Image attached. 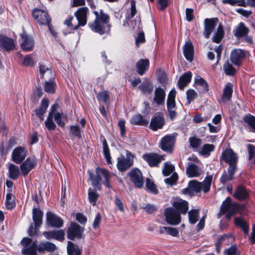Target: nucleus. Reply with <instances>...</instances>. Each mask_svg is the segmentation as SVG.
I'll return each instance as SVG.
<instances>
[{"mask_svg":"<svg viewBox=\"0 0 255 255\" xmlns=\"http://www.w3.org/2000/svg\"><path fill=\"white\" fill-rule=\"evenodd\" d=\"M220 160L225 161L229 165L227 172L224 170L220 179V182L225 185L227 182L233 180L235 178V174L238 169L239 157L237 153L229 148L222 152Z\"/></svg>","mask_w":255,"mask_h":255,"instance_id":"obj_1","label":"nucleus"},{"mask_svg":"<svg viewBox=\"0 0 255 255\" xmlns=\"http://www.w3.org/2000/svg\"><path fill=\"white\" fill-rule=\"evenodd\" d=\"M96 174L92 171H88L89 179L91 181L92 186L95 189L101 191L102 189V185L104 184L107 188L110 189L111 174L106 168L97 167L95 169Z\"/></svg>","mask_w":255,"mask_h":255,"instance_id":"obj_2","label":"nucleus"},{"mask_svg":"<svg viewBox=\"0 0 255 255\" xmlns=\"http://www.w3.org/2000/svg\"><path fill=\"white\" fill-rule=\"evenodd\" d=\"M84 231V227L80 225L76 222H71L66 231L67 238L70 240L69 241L72 242L76 240H84L85 238Z\"/></svg>","mask_w":255,"mask_h":255,"instance_id":"obj_3","label":"nucleus"},{"mask_svg":"<svg viewBox=\"0 0 255 255\" xmlns=\"http://www.w3.org/2000/svg\"><path fill=\"white\" fill-rule=\"evenodd\" d=\"M32 15L38 24L47 25L51 31V18L46 11L40 8H34L32 11Z\"/></svg>","mask_w":255,"mask_h":255,"instance_id":"obj_4","label":"nucleus"},{"mask_svg":"<svg viewBox=\"0 0 255 255\" xmlns=\"http://www.w3.org/2000/svg\"><path fill=\"white\" fill-rule=\"evenodd\" d=\"M134 155L128 150L126 151V158L121 155L117 158V167L120 172H125L133 164Z\"/></svg>","mask_w":255,"mask_h":255,"instance_id":"obj_5","label":"nucleus"},{"mask_svg":"<svg viewBox=\"0 0 255 255\" xmlns=\"http://www.w3.org/2000/svg\"><path fill=\"white\" fill-rule=\"evenodd\" d=\"M142 158L150 167H158L160 163L165 160L163 155L155 152L145 153L142 155Z\"/></svg>","mask_w":255,"mask_h":255,"instance_id":"obj_6","label":"nucleus"},{"mask_svg":"<svg viewBox=\"0 0 255 255\" xmlns=\"http://www.w3.org/2000/svg\"><path fill=\"white\" fill-rule=\"evenodd\" d=\"M164 215L166 222L169 225H177L181 222V215L173 207L165 208Z\"/></svg>","mask_w":255,"mask_h":255,"instance_id":"obj_7","label":"nucleus"},{"mask_svg":"<svg viewBox=\"0 0 255 255\" xmlns=\"http://www.w3.org/2000/svg\"><path fill=\"white\" fill-rule=\"evenodd\" d=\"M45 224L47 227L60 229L64 225L63 220L51 211L46 213Z\"/></svg>","mask_w":255,"mask_h":255,"instance_id":"obj_8","label":"nucleus"},{"mask_svg":"<svg viewBox=\"0 0 255 255\" xmlns=\"http://www.w3.org/2000/svg\"><path fill=\"white\" fill-rule=\"evenodd\" d=\"M88 8L87 7H82L79 8L75 13L78 20V24L74 26V27L71 30L69 33H74L75 30H77L80 26H85L87 22V13Z\"/></svg>","mask_w":255,"mask_h":255,"instance_id":"obj_9","label":"nucleus"},{"mask_svg":"<svg viewBox=\"0 0 255 255\" xmlns=\"http://www.w3.org/2000/svg\"><path fill=\"white\" fill-rule=\"evenodd\" d=\"M130 180L135 187L141 188L143 185V177L141 171L137 168H132L128 174Z\"/></svg>","mask_w":255,"mask_h":255,"instance_id":"obj_10","label":"nucleus"},{"mask_svg":"<svg viewBox=\"0 0 255 255\" xmlns=\"http://www.w3.org/2000/svg\"><path fill=\"white\" fill-rule=\"evenodd\" d=\"M88 25L92 31L100 35L109 33L111 29V25L99 22L98 20H94V21L89 22Z\"/></svg>","mask_w":255,"mask_h":255,"instance_id":"obj_11","label":"nucleus"},{"mask_svg":"<svg viewBox=\"0 0 255 255\" xmlns=\"http://www.w3.org/2000/svg\"><path fill=\"white\" fill-rule=\"evenodd\" d=\"M165 124L163 115L159 113H155L152 117L149 128L153 131L162 129Z\"/></svg>","mask_w":255,"mask_h":255,"instance_id":"obj_12","label":"nucleus"},{"mask_svg":"<svg viewBox=\"0 0 255 255\" xmlns=\"http://www.w3.org/2000/svg\"><path fill=\"white\" fill-rule=\"evenodd\" d=\"M175 141V137L171 134H167L161 138L160 141L159 147L164 151L171 152Z\"/></svg>","mask_w":255,"mask_h":255,"instance_id":"obj_13","label":"nucleus"},{"mask_svg":"<svg viewBox=\"0 0 255 255\" xmlns=\"http://www.w3.org/2000/svg\"><path fill=\"white\" fill-rule=\"evenodd\" d=\"M246 57L245 50L240 48L234 49L231 53L230 60L235 66L240 67Z\"/></svg>","mask_w":255,"mask_h":255,"instance_id":"obj_14","label":"nucleus"},{"mask_svg":"<svg viewBox=\"0 0 255 255\" xmlns=\"http://www.w3.org/2000/svg\"><path fill=\"white\" fill-rule=\"evenodd\" d=\"M21 42L20 47L25 51H30L33 49L34 41L33 37L23 31L20 34Z\"/></svg>","mask_w":255,"mask_h":255,"instance_id":"obj_15","label":"nucleus"},{"mask_svg":"<svg viewBox=\"0 0 255 255\" xmlns=\"http://www.w3.org/2000/svg\"><path fill=\"white\" fill-rule=\"evenodd\" d=\"M203 185L201 182L197 180H191L188 183V187L184 188L183 191V194L193 196L194 193H198L200 192L201 190H203Z\"/></svg>","mask_w":255,"mask_h":255,"instance_id":"obj_16","label":"nucleus"},{"mask_svg":"<svg viewBox=\"0 0 255 255\" xmlns=\"http://www.w3.org/2000/svg\"><path fill=\"white\" fill-rule=\"evenodd\" d=\"M37 161L34 158L27 157L21 163L20 169L23 176H26L36 165Z\"/></svg>","mask_w":255,"mask_h":255,"instance_id":"obj_17","label":"nucleus"},{"mask_svg":"<svg viewBox=\"0 0 255 255\" xmlns=\"http://www.w3.org/2000/svg\"><path fill=\"white\" fill-rule=\"evenodd\" d=\"M27 155V150L25 147L18 146L14 148L12 152V160L16 164L21 163Z\"/></svg>","mask_w":255,"mask_h":255,"instance_id":"obj_18","label":"nucleus"},{"mask_svg":"<svg viewBox=\"0 0 255 255\" xmlns=\"http://www.w3.org/2000/svg\"><path fill=\"white\" fill-rule=\"evenodd\" d=\"M15 46L13 39L5 35L0 34V49L9 51L13 50Z\"/></svg>","mask_w":255,"mask_h":255,"instance_id":"obj_19","label":"nucleus"},{"mask_svg":"<svg viewBox=\"0 0 255 255\" xmlns=\"http://www.w3.org/2000/svg\"><path fill=\"white\" fill-rule=\"evenodd\" d=\"M218 21V18L217 17L211 18H207L204 19V35L205 38H209L210 35L214 30Z\"/></svg>","mask_w":255,"mask_h":255,"instance_id":"obj_20","label":"nucleus"},{"mask_svg":"<svg viewBox=\"0 0 255 255\" xmlns=\"http://www.w3.org/2000/svg\"><path fill=\"white\" fill-rule=\"evenodd\" d=\"M65 234L64 231L62 229L45 231L43 233V236L47 239H55L59 242H63L65 240Z\"/></svg>","mask_w":255,"mask_h":255,"instance_id":"obj_21","label":"nucleus"},{"mask_svg":"<svg viewBox=\"0 0 255 255\" xmlns=\"http://www.w3.org/2000/svg\"><path fill=\"white\" fill-rule=\"evenodd\" d=\"M149 66L150 62L148 59H140L136 63V71L138 75L142 76L148 71Z\"/></svg>","mask_w":255,"mask_h":255,"instance_id":"obj_22","label":"nucleus"},{"mask_svg":"<svg viewBox=\"0 0 255 255\" xmlns=\"http://www.w3.org/2000/svg\"><path fill=\"white\" fill-rule=\"evenodd\" d=\"M173 208L179 212V214L185 215L189 209V203L186 200L180 199V201H175L172 203Z\"/></svg>","mask_w":255,"mask_h":255,"instance_id":"obj_23","label":"nucleus"},{"mask_svg":"<svg viewBox=\"0 0 255 255\" xmlns=\"http://www.w3.org/2000/svg\"><path fill=\"white\" fill-rule=\"evenodd\" d=\"M234 197L239 201H244L249 198V193L245 186L240 185L236 188Z\"/></svg>","mask_w":255,"mask_h":255,"instance_id":"obj_24","label":"nucleus"},{"mask_svg":"<svg viewBox=\"0 0 255 255\" xmlns=\"http://www.w3.org/2000/svg\"><path fill=\"white\" fill-rule=\"evenodd\" d=\"M32 213L34 226L36 228L40 227L42 224L43 212L39 208L34 207L32 209Z\"/></svg>","mask_w":255,"mask_h":255,"instance_id":"obj_25","label":"nucleus"},{"mask_svg":"<svg viewBox=\"0 0 255 255\" xmlns=\"http://www.w3.org/2000/svg\"><path fill=\"white\" fill-rule=\"evenodd\" d=\"M165 89L159 87L155 89L153 100L157 105H161L164 104L166 96Z\"/></svg>","mask_w":255,"mask_h":255,"instance_id":"obj_26","label":"nucleus"},{"mask_svg":"<svg viewBox=\"0 0 255 255\" xmlns=\"http://www.w3.org/2000/svg\"><path fill=\"white\" fill-rule=\"evenodd\" d=\"M183 52L186 59L192 62L193 60L194 50V46L191 42H186L183 48Z\"/></svg>","mask_w":255,"mask_h":255,"instance_id":"obj_27","label":"nucleus"},{"mask_svg":"<svg viewBox=\"0 0 255 255\" xmlns=\"http://www.w3.org/2000/svg\"><path fill=\"white\" fill-rule=\"evenodd\" d=\"M192 74L190 71L183 74L178 80V86L180 90H183L192 79Z\"/></svg>","mask_w":255,"mask_h":255,"instance_id":"obj_28","label":"nucleus"},{"mask_svg":"<svg viewBox=\"0 0 255 255\" xmlns=\"http://www.w3.org/2000/svg\"><path fill=\"white\" fill-rule=\"evenodd\" d=\"M57 248L56 245L50 242H40L38 246L37 251L39 253H44L46 251L49 253H53Z\"/></svg>","mask_w":255,"mask_h":255,"instance_id":"obj_29","label":"nucleus"},{"mask_svg":"<svg viewBox=\"0 0 255 255\" xmlns=\"http://www.w3.org/2000/svg\"><path fill=\"white\" fill-rule=\"evenodd\" d=\"M49 106V101L47 99H42L41 101V104L39 108L35 110V115L40 119L42 121L44 119V115L46 113Z\"/></svg>","mask_w":255,"mask_h":255,"instance_id":"obj_30","label":"nucleus"},{"mask_svg":"<svg viewBox=\"0 0 255 255\" xmlns=\"http://www.w3.org/2000/svg\"><path fill=\"white\" fill-rule=\"evenodd\" d=\"M249 32V29L243 22H240L237 28L233 30L235 37L239 39L247 36Z\"/></svg>","mask_w":255,"mask_h":255,"instance_id":"obj_31","label":"nucleus"},{"mask_svg":"<svg viewBox=\"0 0 255 255\" xmlns=\"http://www.w3.org/2000/svg\"><path fill=\"white\" fill-rule=\"evenodd\" d=\"M12 192V189H7L5 198L6 208L9 210H12L16 207L15 197Z\"/></svg>","mask_w":255,"mask_h":255,"instance_id":"obj_32","label":"nucleus"},{"mask_svg":"<svg viewBox=\"0 0 255 255\" xmlns=\"http://www.w3.org/2000/svg\"><path fill=\"white\" fill-rule=\"evenodd\" d=\"M233 85L230 82H228L225 85L221 97L223 101L231 100L233 92Z\"/></svg>","mask_w":255,"mask_h":255,"instance_id":"obj_33","label":"nucleus"},{"mask_svg":"<svg viewBox=\"0 0 255 255\" xmlns=\"http://www.w3.org/2000/svg\"><path fill=\"white\" fill-rule=\"evenodd\" d=\"M130 123L132 125L147 126L148 122L140 114L134 115L130 119Z\"/></svg>","mask_w":255,"mask_h":255,"instance_id":"obj_34","label":"nucleus"},{"mask_svg":"<svg viewBox=\"0 0 255 255\" xmlns=\"http://www.w3.org/2000/svg\"><path fill=\"white\" fill-rule=\"evenodd\" d=\"M101 139L102 141L103 154L108 164H112V157L110 153V150L106 138L103 135L100 136Z\"/></svg>","mask_w":255,"mask_h":255,"instance_id":"obj_35","label":"nucleus"},{"mask_svg":"<svg viewBox=\"0 0 255 255\" xmlns=\"http://www.w3.org/2000/svg\"><path fill=\"white\" fill-rule=\"evenodd\" d=\"M68 255H81L82 250L79 249L78 245L72 241H68L67 245Z\"/></svg>","mask_w":255,"mask_h":255,"instance_id":"obj_36","label":"nucleus"},{"mask_svg":"<svg viewBox=\"0 0 255 255\" xmlns=\"http://www.w3.org/2000/svg\"><path fill=\"white\" fill-rule=\"evenodd\" d=\"M138 89L144 94H150L153 90V85L151 82L146 80L138 87Z\"/></svg>","mask_w":255,"mask_h":255,"instance_id":"obj_37","label":"nucleus"},{"mask_svg":"<svg viewBox=\"0 0 255 255\" xmlns=\"http://www.w3.org/2000/svg\"><path fill=\"white\" fill-rule=\"evenodd\" d=\"M234 224L236 227H239L243 230L244 234L248 235L249 231V226L247 222L242 218L235 217Z\"/></svg>","mask_w":255,"mask_h":255,"instance_id":"obj_38","label":"nucleus"},{"mask_svg":"<svg viewBox=\"0 0 255 255\" xmlns=\"http://www.w3.org/2000/svg\"><path fill=\"white\" fill-rule=\"evenodd\" d=\"M225 35V32L224 27L222 23H220L217 28V31L214 33V35L212 38L213 42L216 43H219Z\"/></svg>","mask_w":255,"mask_h":255,"instance_id":"obj_39","label":"nucleus"},{"mask_svg":"<svg viewBox=\"0 0 255 255\" xmlns=\"http://www.w3.org/2000/svg\"><path fill=\"white\" fill-rule=\"evenodd\" d=\"M186 174L190 178L199 176L200 173L198 166L194 163H191L186 169Z\"/></svg>","mask_w":255,"mask_h":255,"instance_id":"obj_40","label":"nucleus"},{"mask_svg":"<svg viewBox=\"0 0 255 255\" xmlns=\"http://www.w3.org/2000/svg\"><path fill=\"white\" fill-rule=\"evenodd\" d=\"M8 177L12 180H16L20 174L18 166L13 163H10L8 167Z\"/></svg>","mask_w":255,"mask_h":255,"instance_id":"obj_41","label":"nucleus"},{"mask_svg":"<svg viewBox=\"0 0 255 255\" xmlns=\"http://www.w3.org/2000/svg\"><path fill=\"white\" fill-rule=\"evenodd\" d=\"M145 188L148 192H150L154 195H157L159 193L157 185L153 182L152 180L148 178L146 179Z\"/></svg>","mask_w":255,"mask_h":255,"instance_id":"obj_42","label":"nucleus"},{"mask_svg":"<svg viewBox=\"0 0 255 255\" xmlns=\"http://www.w3.org/2000/svg\"><path fill=\"white\" fill-rule=\"evenodd\" d=\"M53 118L54 119V113L50 112L44 122L46 128L49 131L55 130L56 128V125L53 121Z\"/></svg>","mask_w":255,"mask_h":255,"instance_id":"obj_43","label":"nucleus"},{"mask_svg":"<svg viewBox=\"0 0 255 255\" xmlns=\"http://www.w3.org/2000/svg\"><path fill=\"white\" fill-rule=\"evenodd\" d=\"M97 189H92L91 188H89L88 189V200L90 203L93 206L96 204L97 200L99 197V194L97 193Z\"/></svg>","mask_w":255,"mask_h":255,"instance_id":"obj_44","label":"nucleus"},{"mask_svg":"<svg viewBox=\"0 0 255 255\" xmlns=\"http://www.w3.org/2000/svg\"><path fill=\"white\" fill-rule=\"evenodd\" d=\"M37 248L36 243L33 242L30 246L23 248L21 250V253L24 255H37Z\"/></svg>","mask_w":255,"mask_h":255,"instance_id":"obj_45","label":"nucleus"},{"mask_svg":"<svg viewBox=\"0 0 255 255\" xmlns=\"http://www.w3.org/2000/svg\"><path fill=\"white\" fill-rule=\"evenodd\" d=\"M194 83L201 87V90L202 92H208L209 91V89L208 83L201 77L198 76L195 79Z\"/></svg>","mask_w":255,"mask_h":255,"instance_id":"obj_46","label":"nucleus"},{"mask_svg":"<svg viewBox=\"0 0 255 255\" xmlns=\"http://www.w3.org/2000/svg\"><path fill=\"white\" fill-rule=\"evenodd\" d=\"M243 120L250 126L252 131L255 133V116L249 114L245 115Z\"/></svg>","mask_w":255,"mask_h":255,"instance_id":"obj_47","label":"nucleus"},{"mask_svg":"<svg viewBox=\"0 0 255 255\" xmlns=\"http://www.w3.org/2000/svg\"><path fill=\"white\" fill-rule=\"evenodd\" d=\"M189 222L191 224H195L199 218V212L198 209H191L188 212Z\"/></svg>","mask_w":255,"mask_h":255,"instance_id":"obj_48","label":"nucleus"},{"mask_svg":"<svg viewBox=\"0 0 255 255\" xmlns=\"http://www.w3.org/2000/svg\"><path fill=\"white\" fill-rule=\"evenodd\" d=\"M223 68L225 73L228 76H233L236 73V69L228 61L224 64Z\"/></svg>","mask_w":255,"mask_h":255,"instance_id":"obj_49","label":"nucleus"},{"mask_svg":"<svg viewBox=\"0 0 255 255\" xmlns=\"http://www.w3.org/2000/svg\"><path fill=\"white\" fill-rule=\"evenodd\" d=\"M136 13V2L134 0L130 1V12L126 16L125 21L128 23L135 15Z\"/></svg>","mask_w":255,"mask_h":255,"instance_id":"obj_50","label":"nucleus"},{"mask_svg":"<svg viewBox=\"0 0 255 255\" xmlns=\"http://www.w3.org/2000/svg\"><path fill=\"white\" fill-rule=\"evenodd\" d=\"M56 87L57 85L55 82L53 81H46L44 85V91L49 94H54Z\"/></svg>","mask_w":255,"mask_h":255,"instance_id":"obj_51","label":"nucleus"},{"mask_svg":"<svg viewBox=\"0 0 255 255\" xmlns=\"http://www.w3.org/2000/svg\"><path fill=\"white\" fill-rule=\"evenodd\" d=\"M189 142L192 148L197 149L201 145L202 140L196 136H192L189 138Z\"/></svg>","mask_w":255,"mask_h":255,"instance_id":"obj_52","label":"nucleus"},{"mask_svg":"<svg viewBox=\"0 0 255 255\" xmlns=\"http://www.w3.org/2000/svg\"><path fill=\"white\" fill-rule=\"evenodd\" d=\"M213 176L212 175H208L205 177L204 180L202 183L203 187V192L204 193L208 192L211 188V186L212 182Z\"/></svg>","mask_w":255,"mask_h":255,"instance_id":"obj_53","label":"nucleus"},{"mask_svg":"<svg viewBox=\"0 0 255 255\" xmlns=\"http://www.w3.org/2000/svg\"><path fill=\"white\" fill-rule=\"evenodd\" d=\"M232 204L231 198L229 197H227L223 202L222 205L221 207V213L222 214L226 213L230 209Z\"/></svg>","mask_w":255,"mask_h":255,"instance_id":"obj_54","label":"nucleus"},{"mask_svg":"<svg viewBox=\"0 0 255 255\" xmlns=\"http://www.w3.org/2000/svg\"><path fill=\"white\" fill-rule=\"evenodd\" d=\"M215 149V145L212 144L206 143L203 145L200 153L202 155L209 156L211 152Z\"/></svg>","mask_w":255,"mask_h":255,"instance_id":"obj_55","label":"nucleus"},{"mask_svg":"<svg viewBox=\"0 0 255 255\" xmlns=\"http://www.w3.org/2000/svg\"><path fill=\"white\" fill-rule=\"evenodd\" d=\"M97 100L99 102H103L106 103L109 100V94L107 91H103L99 92L96 96Z\"/></svg>","mask_w":255,"mask_h":255,"instance_id":"obj_56","label":"nucleus"},{"mask_svg":"<svg viewBox=\"0 0 255 255\" xmlns=\"http://www.w3.org/2000/svg\"><path fill=\"white\" fill-rule=\"evenodd\" d=\"M224 254L226 255H240V253L238 251L237 245L234 244L225 249Z\"/></svg>","mask_w":255,"mask_h":255,"instance_id":"obj_57","label":"nucleus"},{"mask_svg":"<svg viewBox=\"0 0 255 255\" xmlns=\"http://www.w3.org/2000/svg\"><path fill=\"white\" fill-rule=\"evenodd\" d=\"M157 79L161 86L166 89L167 84V77L166 73L164 72H161L158 74Z\"/></svg>","mask_w":255,"mask_h":255,"instance_id":"obj_58","label":"nucleus"},{"mask_svg":"<svg viewBox=\"0 0 255 255\" xmlns=\"http://www.w3.org/2000/svg\"><path fill=\"white\" fill-rule=\"evenodd\" d=\"M70 131L71 134L78 138L82 137L81 131L78 125L71 126L70 127Z\"/></svg>","mask_w":255,"mask_h":255,"instance_id":"obj_59","label":"nucleus"},{"mask_svg":"<svg viewBox=\"0 0 255 255\" xmlns=\"http://www.w3.org/2000/svg\"><path fill=\"white\" fill-rule=\"evenodd\" d=\"M100 16L98 17V21L109 25H111L110 24V16L108 14L104 13L103 10H101L100 11Z\"/></svg>","mask_w":255,"mask_h":255,"instance_id":"obj_60","label":"nucleus"},{"mask_svg":"<svg viewBox=\"0 0 255 255\" xmlns=\"http://www.w3.org/2000/svg\"><path fill=\"white\" fill-rule=\"evenodd\" d=\"M164 167L162 169V173L164 176H169L174 170V167L167 162L164 163Z\"/></svg>","mask_w":255,"mask_h":255,"instance_id":"obj_61","label":"nucleus"},{"mask_svg":"<svg viewBox=\"0 0 255 255\" xmlns=\"http://www.w3.org/2000/svg\"><path fill=\"white\" fill-rule=\"evenodd\" d=\"M163 229L167 234L172 237H178L179 231L177 229L170 227H163Z\"/></svg>","mask_w":255,"mask_h":255,"instance_id":"obj_62","label":"nucleus"},{"mask_svg":"<svg viewBox=\"0 0 255 255\" xmlns=\"http://www.w3.org/2000/svg\"><path fill=\"white\" fill-rule=\"evenodd\" d=\"M178 179V176L177 174L176 173H174L170 177L166 178L164 181L165 183L167 184L172 186L176 183Z\"/></svg>","mask_w":255,"mask_h":255,"instance_id":"obj_63","label":"nucleus"},{"mask_svg":"<svg viewBox=\"0 0 255 255\" xmlns=\"http://www.w3.org/2000/svg\"><path fill=\"white\" fill-rule=\"evenodd\" d=\"M197 93L193 89H189L186 92V98L188 103H190L191 101L196 98Z\"/></svg>","mask_w":255,"mask_h":255,"instance_id":"obj_64","label":"nucleus"}]
</instances>
